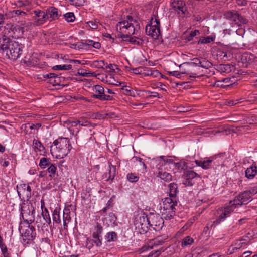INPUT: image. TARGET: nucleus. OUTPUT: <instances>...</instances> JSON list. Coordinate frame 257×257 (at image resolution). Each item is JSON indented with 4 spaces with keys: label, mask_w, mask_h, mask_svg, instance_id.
I'll return each mask as SVG.
<instances>
[{
    "label": "nucleus",
    "mask_w": 257,
    "mask_h": 257,
    "mask_svg": "<svg viewBox=\"0 0 257 257\" xmlns=\"http://www.w3.org/2000/svg\"><path fill=\"white\" fill-rule=\"evenodd\" d=\"M22 46L5 35L0 37V53L5 57L15 60L21 54Z\"/></svg>",
    "instance_id": "obj_1"
},
{
    "label": "nucleus",
    "mask_w": 257,
    "mask_h": 257,
    "mask_svg": "<svg viewBox=\"0 0 257 257\" xmlns=\"http://www.w3.org/2000/svg\"><path fill=\"white\" fill-rule=\"evenodd\" d=\"M72 146L67 138H59L55 140L50 147L52 155L56 158H63L70 152Z\"/></svg>",
    "instance_id": "obj_2"
},
{
    "label": "nucleus",
    "mask_w": 257,
    "mask_h": 257,
    "mask_svg": "<svg viewBox=\"0 0 257 257\" xmlns=\"http://www.w3.org/2000/svg\"><path fill=\"white\" fill-rule=\"evenodd\" d=\"M139 26L136 20H134L131 16H127L126 20L119 22L116 25L117 30H118L119 27L120 30L125 33H127L131 36L135 34L137 27Z\"/></svg>",
    "instance_id": "obj_3"
},
{
    "label": "nucleus",
    "mask_w": 257,
    "mask_h": 257,
    "mask_svg": "<svg viewBox=\"0 0 257 257\" xmlns=\"http://www.w3.org/2000/svg\"><path fill=\"white\" fill-rule=\"evenodd\" d=\"M35 208L29 202L24 203L21 205V214L24 221L30 224L35 220Z\"/></svg>",
    "instance_id": "obj_4"
},
{
    "label": "nucleus",
    "mask_w": 257,
    "mask_h": 257,
    "mask_svg": "<svg viewBox=\"0 0 257 257\" xmlns=\"http://www.w3.org/2000/svg\"><path fill=\"white\" fill-rule=\"evenodd\" d=\"M148 216L145 213L138 215L135 218V229L141 234L146 233L149 225Z\"/></svg>",
    "instance_id": "obj_5"
},
{
    "label": "nucleus",
    "mask_w": 257,
    "mask_h": 257,
    "mask_svg": "<svg viewBox=\"0 0 257 257\" xmlns=\"http://www.w3.org/2000/svg\"><path fill=\"white\" fill-rule=\"evenodd\" d=\"M257 193V186L248 191L239 194L233 200V203L237 207L247 203L251 199V196Z\"/></svg>",
    "instance_id": "obj_6"
},
{
    "label": "nucleus",
    "mask_w": 257,
    "mask_h": 257,
    "mask_svg": "<svg viewBox=\"0 0 257 257\" xmlns=\"http://www.w3.org/2000/svg\"><path fill=\"white\" fill-rule=\"evenodd\" d=\"M92 90L94 92L92 95V98L98 99L101 101L112 100L114 99L112 96L105 94V89L101 85H94L92 87Z\"/></svg>",
    "instance_id": "obj_7"
},
{
    "label": "nucleus",
    "mask_w": 257,
    "mask_h": 257,
    "mask_svg": "<svg viewBox=\"0 0 257 257\" xmlns=\"http://www.w3.org/2000/svg\"><path fill=\"white\" fill-rule=\"evenodd\" d=\"M162 216L157 214H150L148 216L149 226L154 230L159 231L163 226L164 221Z\"/></svg>",
    "instance_id": "obj_8"
},
{
    "label": "nucleus",
    "mask_w": 257,
    "mask_h": 257,
    "mask_svg": "<svg viewBox=\"0 0 257 257\" xmlns=\"http://www.w3.org/2000/svg\"><path fill=\"white\" fill-rule=\"evenodd\" d=\"M18 194L22 199L28 201L31 197V189L30 186L26 184H20L17 186Z\"/></svg>",
    "instance_id": "obj_9"
},
{
    "label": "nucleus",
    "mask_w": 257,
    "mask_h": 257,
    "mask_svg": "<svg viewBox=\"0 0 257 257\" xmlns=\"http://www.w3.org/2000/svg\"><path fill=\"white\" fill-rule=\"evenodd\" d=\"M103 230V227L100 224L97 223L93 232V242L98 247L102 245V237L101 234Z\"/></svg>",
    "instance_id": "obj_10"
},
{
    "label": "nucleus",
    "mask_w": 257,
    "mask_h": 257,
    "mask_svg": "<svg viewBox=\"0 0 257 257\" xmlns=\"http://www.w3.org/2000/svg\"><path fill=\"white\" fill-rule=\"evenodd\" d=\"M171 6L179 14L184 15L187 11L186 4L182 0L174 1L171 3Z\"/></svg>",
    "instance_id": "obj_11"
},
{
    "label": "nucleus",
    "mask_w": 257,
    "mask_h": 257,
    "mask_svg": "<svg viewBox=\"0 0 257 257\" xmlns=\"http://www.w3.org/2000/svg\"><path fill=\"white\" fill-rule=\"evenodd\" d=\"M35 14V22L34 24L36 25H40L43 24L45 22L48 20L46 12L40 10H35L34 11Z\"/></svg>",
    "instance_id": "obj_12"
},
{
    "label": "nucleus",
    "mask_w": 257,
    "mask_h": 257,
    "mask_svg": "<svg viewBox=\"0 0 257 257\" xmlns=\"http://www.w3.org/2000/svg\"><path fill=\"white\" fill-rule=\"evenodd\" d=\"M146 32L147 35L156 39L160 34V28L157 27L155 25H147L146 27Z\"/></svg>",
    "instance_id": "obj_13"
},
{
    "label": "nucleus",
    "mask_w": 257,
    "mask_h": 257,
    "mask_svg": "<svg viewBox=\"0 0 257 257\" xmlns=\"http://www.w3.org/2000/svg\"><path fill=\"white\" fill-rule=\"evenodd\" d=\"M177 205V202L175 198L171 197L166 198L163 201V208L166 210H176L175 207Z\"/></svg>",
    "instance_id": "obj_14"
},
{
    "label": "nucleus",
    "mask_w": 257,
    "mask_h": 257,
    "mask_svg": "<svg viewBox=\"0 0 257 257\" xmlns=\"http://www.w3.org/2000/svg\"><path fill=\"white\" fill-rule=\"evenodd\" d=\"M36 235V232L35 228L33 226H30V224L23 233V236L28 240H33Z\"/></svg>",
    "instance_id": "obj_15"
},
{
    "label": "nucleus",
    "mask_w": 257,
    "mask_h": 257,
    "mask_svg": "<svg viewBox=\"0 0 257 257\" xmlns=\"http://www.w3.org/2000/svg\"><path fill=\"white\" fill-rule=\"evenodd\" d=\"M155 173L157 177H159L161 180L165 182H169L172 180V176L169 173L164 171L160 168Z\"/></svg>",
    "instance_id": "obj_16"
},
{
    "label": "nucleus",
    "mask_w": 257,
    "mask_h": 257,
    "mask_svg": "<svg viewBox=\"0 0 257 257\" xmlns=\"http://www.w3.org/2000/svg\"><path fill=\"white\" fill-rule=\"evenodd\" d=\"M48 19H51L50 21L58 19L59 17L58 9L55 7H49L46 11Z\"/></svg>",
    "instance_id": "obj_17"
},
{
    "label": "nucleus",
    "mask_w": 257,
    "mask_h": 257,
    "mask_svg": "<svg viewBox=\"0 0 257 257\" xmlns=\"http://www.w3.org/2000/svg\"><path fill=\"white\" fill-rule=\"evenodd\" d=\"M224 16L226 19L234 22L236 24L239 17V13L236 10L229 11L225 13Z\"/></svg>",
    "instance_id": "obj_18"
},
{
    "label": "nucleus",
    "mask_w": 257,
    "mask_h": 257,
    "mask_svg": "<svg viewBox=\"0 0 257 257\" xmlns=\"http://www.w3.org/2000/svg\"><path fill=\"white\" fill-rule=\"evenodd\" d=\"M224 154H218L217 155L214 157L213 159H212L213 160L212 163L215 166V168L217 169L218 167L221 166L222 167L223 166V162H224V158H223Z\"/></svg>",
    "instance_id": "obj_19"
},
{
    "label": "nucleus",
    "mask_w": 257,
    "mask_h": 257,
    "mask_svg": "<svg viewBox=\"0 0 257 257\" xmlns=\"http://www.w3.org/2000/svg\"><path fill=\"white\" fill-rule=\"evenodd\" d=\"M236 207H237V206L233 203V201H230L227 206L224 207V208L220 209V211H223L225 213L226 216L228 217Z\"/></svg>",
    "instance_id": "obj_20"
},
{
    "label": "nucleus",
    "mask_w": 257,
    "mask_h": 257,
    "mask_svg": "<svg viewBox=\"0 0 257 257\" xmlns=\"http://www.w3.org/2000/svg\"><path fill=\"white\" fill-rule=\"evenodd\" d=\"M257 173V167L251 166L245 171V176L248 179H251L254 177Z\"/></svg>",
    "instance_id": "obj_21"
},
{
    "label": "nucleus",
    "mask_w": 257,
    "mask_h": 257,
    "mask_svg": "<svg viewBox=\"0 0 257 257\" xmlns=\"http://www.w3.org/2000/svg\"><path fill=\"white\" fill-rule=\"evenodd\" d=\"M176 210H166V209H163L162 211V216L165 220H170L175 215Z\"/></svg>",
    "instance_id": "obj_22"
},
{
    "label": "nucleus",
    "mask_w": 257,
    "mask_h": 257,
    "mask_svg": "<svg viewBox=\"0 0 257 257\" xmlns=\"http://www.w3.org/2000/svg\"><path fill=\"white\" fill-rule=\"evenodd\" d=\"M230 79L228 78L223 79L221 80L216 81L214 84V86L217 87L225 88L231 85L230 83Z\"/></svg>",
    "instance_id": "obj_23"
},
{
    "label": "nucleus",
    "mask_w": 257,
    "mask_h": 257,
    "mask_svg": "<svg viewBox=\"0 0 257 257\" xmlns=\"http://www.w3.org/2000/svg\"><path fill=\"white\" fill-rule=\"evenodd\" d=\"M195 162L197 166H200L204 169H207L211 166L213 160L211 159L204 161L195 160Z\"/></svg>",
    "instance_id": "obj_24"
},
{
    "label": "nucleus",
    "mask_w": 257,
    "mask_h": 257,
    "mask_svg": "<svg viewBox=\"0 0 257 257\" xmlns=\"http://www.w3.org/2000/svg\"><path fill=\"white\" fill-rule=\"evenodd\" d=\"M82 46H91L96 49H99L101 47V44L99 42H94L91 40H85L82 42Z\"/></svg>",
    "instance_id": "obj_25"
},
{
    "label": "nucleus",
    "mask_w": 257,
    "mask_h": 257,
    "mask_svg": "<svg viewBox=\"0 0 257 257\" xmlns=\"http://www.w3.org/2000/svg\"><path fill=\"white\" fill-rule=\"evenodd\" d=\"M185 178L187 180H191L196 177H200V175H199L197 173L195 172L192 170H186L184 172V174Z\"/></svg>",
    "instance_id": "obj_26"
},
{
    "label": "nucleus",
    "mask_w": 257,
    "mask_h": 257,
    "mask_svg": "<svg viewBox=\"0 0 257 257\" xmlns=\"http://www.w3.org/2000/svg\"><path fill=\"white\" fill-rule=\"evenodd\" d=\"M194 242L193 238L189 236L185 237L181 241V246L183 247L190 246Z\"/></svg>",
    "instance_id": "obj_27"
},
{
    "label": "nucleus",
    "mask_w": 257,
    "mask_h": 257,
    "mask_svg": "<svg viewBox=\"0 0 257 257\" xmlns=\"http://www.w3.org/2000/svg\"><path fill=\"white\" fill-rule=\"evenodd\" d=\"M170 188V197L175 198L177 193L178 192V187L176 184L174 183H170L169 184Z\"/></svg>",
    "instance_id": "obj_28"
},
{
    "label": "nucleus",
    "mask_w": 257,
    "mask_h": 257,
    "mask_svg": "<svg viewBox=\"0 0 257 257\" xmlns=\"http://www.w3.org/2000/svg\"><path fill=\"white\" fill-rule=\"evenodd\" d=\"M117 239V234L113 231L108 232L105 236V239L107 242L115 241Z\"/></svg>",
    "instance_id": "obj_29"
},
{
    "label": "nucleus",
    "mask_w": 257,
    "mask_h": 257,
    "mask_svg": "<svg viewBox=\"0 0 257 257\" xmlns=\"http://www.w3.org/2000/svg\"><path fill=\"white\" fill-rule=\"evenodd\" d=\"M60 210V209L59 208H56L53 212V221L57 224H59L61 222Z\"/></svg>",
    "instance_id": "obj_30"
},
{
    "label": "nucleus",
    "mask_w": 257,
    "mask_h": 257,
    "mask_svg": "<svg viewBox=\"0 0 257 257\" xmlns=\"http://www.w3.org/2000/svg\"><path fill=\"white\" fill-rule=\"evenodd\" d=\"M105 65V63L103 60L100 61H94L92 62L90 64V66L92 67L97 68H101L103 69H105L104 66Z\"/></svg>",
    "instance_id": "obj_31"
},
{
    "label": "nucleus",
    "mask_w": 257,
    "mask_h": 257,
    "mask_svg": "<svg viewBox=\"0 0 257 257\" xmlns=\"http://www.w3.org/2000/svg\"><path fill=\"white\" fill-rule=\"evenodd\" d=\"M218 212L219 214V215L216 219V220L213 222V224H218L221 222L223 221L227 217L225 215V213H224L223 211H220L219 209Z\"/></svg>",
    "instance_id": "obj_32"
},
{
    "label": "nucleus",
    "mask_w": 257,
    "mask_h": 257,
    "mask_svg": "<svg viewBox=\"0 0 257 257\" xmlns=\"http://www.w3.org/2000/svg\"><path fill=\"white\" fill-rule=\"evenodd\" d=\"M50 163H51L50 162L49 159L43 157L40 159L39 166L42 169H45L47 167H48L50 165Z\"/></svg>",
    "instance_id": "obj_33"
},
{
    "label": "nucleus",
    "mask_w": 257,
    "mask_h": 257,
    "mask_svg": "<svg viewBox=\"0 0 257 257\" xmlns=\"http://www.w3.org/2000/svg\"><path fill=\"white\" fill-rule=\"evenodd\" d=\"M215 40V37L211 36L206 37H201L200 38L198 44H207Z\"/></svg>",
    "instance_id": "obj_34"
},
{
    "label": "nucleus",
    "mask_w": 257,
    "mask_h": 257,
    "mask_svg": "<svg viewBox=\"0 0 257 257\" xmlns=\"http://www.w3.org/2000/svg\"><path fill=\"white\" fill-rule=\"evenodd\" d=\"M72 68L71 65H57L53 67L54 70H70Z\"/></svg>",
    "instance_id": "obj_35"
},
{
    "label": "nucleus",
    "mask_w": 257,
    "mask_h": 257,
    "mask_svg": "<svg viewBox=\"0 0 257 257\" xmlns=\"http://www.w3.org/2000/svg\"><path fill=\"white\" fill-rule=\"evenodd\" d=\"M212 66V64L210 62L206 60L205 59L203 58L201 59L200 62V65H199V67L205 69H209V68L211 67Z\"/></svg>",
    "instance_id": "obj_36"
},
{
    "label": "nucleus",
    "mask_w": 257,
    "mask_h": 257,
    "mask_svg": "<svg viewBox=\"0 0 257 257\" xmlns=\"http://www.w3.org/2000/svg\"><path fill=\"white\" fill-rule=\"evenodd\" d=\"M70 209L67 208H65L63 210V220L66 221L67 222H70L71 220V217L70 215Z\"/></svg>",
    "instance_id": "obj_37"
},
{
    "label": "nucleus",
    "mask_w": 257,
    "mask_h": 257,
    "mask_svg": "<svg viewBox=\"0 0 257 257\" xmlns=\"http://www.w3.org/2000/svg\"><path fill=\"white\" fill-rule=\"evenodd\" d=\"M115 166L113 165L109 166V176L108 177V179H110L112 180L114 177L115 174Z\"/></svg>",
    "instance_id": "obj_38"
},
{
    "label": "nucleus",
    "mask_w": 257,
    "mask_h": 257,
    "mask_svg": "<svg viewBox=\"0 0 257 257\" xmlns=\"http://www.w3.org/2000/svg\"><path fill=\"white\" fill-rule=\"evenodd\" d=\"M253 58V55L250 54L246 53L242 56V60L245 61L247 63H250L252 62Z\"/></svg>",
    "instance_id": "obj_39"
},
{
    "label": "nucleus",
    "mask_w": 257,
    "mask_h": 257,
    "mask_svg": "<svg viewBox=\"0 0 257 257\" xmlns=\"http://www.w3.org/2000/svg\"><path fill=\"white\" fill-rule=\"evenodd\" d=\"M64 18L68 22H72L75 19L74 14L72 12L67 13L63 15Z\"/></svg>",
    "instance_id": "obj_40"
},
{
    "label": "nucleus",
    "mask_w": 257,
    "mask_h": 257,
    "mask_svg": "<svg viewBox=\"0 0 257 257\" xmlns=\"http://www.w3.org/2000/svg\"><path fill=\"white\" fill-rule=\"evenodd\" d=\"M42 215L43 216V219L46 223L49 224L51 223L50 217L49 216L48 210L46 208L45 209V212L42 211Z\"/></svg>",
    "instance_id": "obj_41"
},
{
    "label": "nucleus",
    "mask_w": 257,
    "mask_h": 257,
    "mask_svg": "<svg viewBox=\"0 0 257 257\" xmlns=\"http://www.w3.org/2000/svg\"><path fill=\"white\" fill-rule=\"evenodd\" d=\"M248 23V20L239 13V17L238 18H237V23H236V24L239 26L241 24H246Z\"/></svg>",
    "instance_id": "obj_42"
},
{
    "label": "nucleus",
    "mask_w": 257,
    "mask_h": 257,
    "mask_svg": "<svg viewBox=\"0 0 257 257\" xmlns=\"http://www.w3.org/2000/svg\"><path fill=\"white\" fill-rule=\"evenodd\" d=\"M33 144L34 147L39 150L40 151H42L44 149V147L42 143L40 142V141L34 139L33 140Z\"/></svg>",
    "instance_id": "obj_43"
},
{
    "label": "nucleus",
    "mask_w": 257,
    "mask_h": 257,
    "mask_svg": "<svg viewBox=\"0 0 257 257\" xmlns=\"http://www.w3.org/2000/svg\"><path fill=\"white\" fill-rule=\"evenodd\" d=\"M47 170L49 173H51L49 176L51 177H52L54 176V175L55 174L56 171V167L54 165L50 163V165L48 166V168Z\"/></svg>",
    "instance_id": "obj_44"
},
{
    "label": "nucleus",
    "mask_w": 257,
    "mask_h": 257,
    "mask_svg": "<svg viewBox=\"0 0 257 257\" xmlns=\"http://www.w3.org/2000/svg\"><path fill=\"white\" fill-rule=\"evenodd\" d=\"M127 179L131 182H136L139 177L134 173H129L127 175Z\"/></svg>",
    "instance_id": "obj_45"
},
{
    "label": "nucleus",
    "mask_w": 257,
    "mask_h": 257,
    "mask_svg": "<svg viewBox=\"0 0 257 257\" xmlns=\"http://www.w3.org/2000/svg\"><path fill=\"white\" fill-rule=\"evenodd\" d=\"M188 73L186 72H180L178 71H168V74L169 75L175 76L177 78H180L181 77V75L182 74H187Z\"/></svg>",
    "instance_id": "obj_46"
},
{
    "label": "nucleus",
    "mask_w": 257,
    "mask_h": 257,
    "mask_svg": "<svg viewBox=\"0 0 257 257\" xmlns=\"http://www.w3.org/2000/svg\"><path fill=\"white\" fill-rule=\"evenodd\" d=\"M117 36L119 38H122L123 41H129L130 38L131 37V36L128 35L127 33L123 34L122 32H119Z\"/></svg>",
    "instance_id": "obj_47"
},
{
    "label": "nucleus",
    "mask_w": 257,
    "mask_h": 257,
    "mask_svg": "<svg viewBox=\"0 0 257 257\" xmlns=\"http://www.w3.org/2000/svg\"><path fill=\"white\" fill-rule=\"evenodd\" d=\"M11 14H12V16L13 17H14V16H22V15H24L26 14V13L21 10H13L11 12Z\"/></svg>",
    "instance_id": "obj_48"
},
{
    "label": "nucleus",
    "mask_w": 257,
    "mask_h": 257,
    "mask_svg": "<svg viewBox=\"0 0 257 257\" xmlns=\"http://www.w3.org/2000/svg\"><path fill=\"white\" fill-rule=\"evenodd\" d=\"M174 164L175 165V167L177 168L178 170H185L187 168L185 162L175 163Z\"/></svg>",
    "instance_id": "obj_49"
},
{
    "label": "nucleus",
    "mask_w": 257,
    "mask_h": 257,
    "mask_svg": "<svg viewBox=\"0 0 257 257\" xmlns=\"http://www.w3.org/2000/svg\"><path fill=\"white\" fill-rule=\"evenodd\" d=\"M78 73L82 76L84 77H91V76H95L96 77L97 75L95 72H79L78 71Z\"/></svg>",
    "instance_id": "obj_50"
},
{
    "label": "nucleus",
    "mask_w": 257,
    "mask_h": 257,
    "mask_svg": "<svg viewBox=\"0 0 257 257\" xmlns=\"http://www.w3.org/2000/svg\"><path fill=\"white\" fill-rule=\"evenodd\" d=\"M201 59H200L197 58H194L193 59V62H191L190 63H188V64L191 65V66H198L200 65V62Z\"/></svg>",
    "instance_id": "obj_51"
},
{
    "label": "nucleus",
    "mask_w": 257,
    "mask_h": 257,
    "mask_svg": "<svg viewBox=\"0 0 257 257\" xmlns=\"http://www.w3.org/2000/svg\"><path fill=\"white\" fill-rule=\"evenodd\" d=\"M142 70L143 68L140 67L136 68H132L131 69V71L135 74H141L142 73Z\"/></svg>",
    "instance_id": "obj_52"
},
{
    "label": "nucleus",
    "mask_w": 257,
    "mask_h": 257,
    "mask_svg": "<svg viewBox=\"0 0 257 257\" xmlns=\"http://www.w3.org/2000/svg\"><path fill=\"white\" fill-rule=\"evenodd\" d=\"M43 77L44 78L49 79L50 80V78H52V77H57V75L55 73H50L43 74Z\"/></svg>",
    "instance_id": "obj_53"
},
{
    "label": "nucleus",
    "mask_w": 257,
    "mask_h": 257,
    "mask_svg": "<svg viewBox=\"0 0 257 257\" xmlns=\"http://www.w3.org/2000/svg\"><path fill=\"white\" fill-rule=\"evenodd\" d=\"M57 79H59V78L57 76V77H52V78H50V79L49 80V82L53 85H59V82Z\"/></svg>",
    "instance_id": "obj_54"
},
{
    "label": "nucleus",
    "mask_w": 257,
    "mask_h": 257,
    "mask_svg": "<svg viewBox=\"0 0 257 257\" xmlns=\"http://www.w3.org/2000/svg\"><path fill=\"white\" fill-rule=\"evenodd\" d=\"M121 89L123 91V93L125 94L131 95V90L130 87L124 86L122 87Z\"/></svg>",
    "instance_id": "obj_55"
},
{
    "label": "nucleus",
    "mask_w": 257,
    "mask_h": 257,
    "mask_svg": "<svg viewBox=\"0 0 257 257\" xmlns=\"http://www.w3.org/2000/svg\"><path fill=\"white\" fill-rule=\"evenodd\" d=\"M137 39L138 38L136 37H131L129 39V42L133 44H137L139 45L141 44V43L139 41L137 40Z\"/></svg>",
    "instance_id": "obj_56"
},
{
    "label": "nucleus",
    "mask_w": 257,
    "mask_h": 257,
    "mask_svg": "<svg viewBox=\"0 0 257 257\" xmlns=\"http://www.w3.org/2000/svg\"><path fill=\"white\" fill-rule=\"evenodd\" d=\"M89 26L92 29H96L97 28V24L93 21H89L87 22Z\"/></svg>",
    "instance_id": "obj_57"
},
{
    "label": "nucleus",
    "mask_w": 257,
    "mask_h": 257,
    "mask_svg": "<svg viewBox=\"0 0 257 257\" xmlns=\"http://www.w3.org/2000/svg\"><path fill=\"white\" fill-rule=\"evenodd\" d=\"M148 93H151L152 95L148 96V97L151 98V97H158V98H161V96L160 95V94L156 92H151V91H147Z\"/></svg>",
    "instance_id": "obj_58"
},
{
    "label": "nucleus",
    "mask_w": 257,
    "mask_h": 257,
    "mask_svg": "<svg viewBox=\"0 0 257 257\" xmlns=\"http://www.w3.org/2000/svg\"><path fill=\"white\" fill-rule=\"evenodd\" d=\"M108 69H110V71L114 72L115 70V69H117V66L115 64H109L108 65Z\"/></svg>",
    "instance_id": "obj_59"
},
{
    "label": "nucleus",
    "mask_w": 257,
    "mask_h": 257,
    "mask_svg": "<svg viewBox=\"0 0 257 257\" xmlns=\"http://www.w3.org/2000/svg\"><path fill=\"white\" fill-rule=\"evenodd\" d=\"M245 244V243L244 242H239L238 244L236 243V245H237V247H233L232 248V251L234 252L235 250L240 249L242 247V245Z\"/></svg>",
    "instance_id": "obj_60"
},
{
    "label": "nucleus",
    "mask_w": 257,
    "mask_h": 257,
    "mask_svg": "<svg viewBox=\"0 0 257 257\" xmlns=\"http://www.w3.org/2000/svg\"><path fill=\"white\" fill-rule=\"evenodd\" d=\"M70 62H73L74 63H78L82 65L87 64V62H84V61H80L78 60H70Z\"/></svg>",
    "instance_id": "obj_61"
},
{
    "label": "nucleus",
    "mask_w": 257,
    "mask_h": 257,
    "mask_svg": "<svg viewBox=\"0 0 257 257\" xmlns=\"http://www.w3.org/2000/svg\"><path fill=\"white\" fill-rule=\"evenodd\" d=\"M151 25H155L157 27L160 28V21L158 19L155 18V21L152 22Z\"/></svg>",
    "instance_id": "obj_62"
},
{
    "label": "nucleus",
    "mask_w": 257,
    "mask_h": 257,
    "mask_svg": "<svg viewBox=\"0 0 257 257\" xmlns=\"http://www.w3.org/2000/svg\"><path fill=\"white\" fill-rule=\"evenodd\" d=\"M36 224L37 225V227L38 228L40 227L42 225L41 223V218L40 216H38V217L36 218Z\"/></svg>",
    "instance_id": "obj_63"
},
{
    "label": "nucleus",
    "mask_w": 257,
    "mask_h": 257,
    "mask_svg": "<svg viewBox=\"0 0 257 257\" xmlns=\"http://www.w3.org/2000/svg\"><path fill=\"white\" fill-rule=\"evenodd\" d=\"M2 254L4 256V257H10V255L8 251L7 247L6 248V249H4L3 250H2Z\"/></svg>",
    "instance_id": "obj_64"
}]
</instances>
